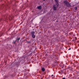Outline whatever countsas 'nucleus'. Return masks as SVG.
<instances>
[{"mask_svg":"<svg viewBox=\"0 0 79 79\" xmlns=\"http://www.w3.org/2000/svg\"><path fill=\"white\" fill-rule=\"evenodd\" d=\"M45 56H48V54H47V53H46L45 54Z\"/></svg>","mask_w":79,"mask_h":79,"instance_id":"nucleus-14","label":"nucleus"},{"mask_svg":"<svg viewBox=\"0 0 79 79\" xmlns=\"http://www.w3.org/2000/svg\"><path fill=\"white\" fill-rule=\"evenodd\" d=\"M55 64H57V63H55Z\"/></svg>","mask_w":79,"mask_h":79,"instance_id":"nucleus-20","label":"nucleus"},{"mask_svg":"<svg viewBox=\"0 0 79 79\" xmlns=\"http://www.w3.org/2000/svg\"><path fill=\"white\" fill-rule=\"evenodd\" d=\"M5 17H6V19H5V20L6 21V20H7L8 19H7V17H6V16H5Z\"/></svg>","mask_w":79,"mask_h":79,"instance_id":"nucleus-13","label":"nucleus"},{"mask_svg":"<svg viewBox=\"0 0 79 79\" xmlns=\"http://www.w3.org/2000/svg\"><path fill=\"white\" fill-rule=\"evenodd\" d=\"M41 70L43 72L45 71V68H44V67H42Z\"/></svg>","mask_w":79,"mask_h":79,"instance_id":"nucleus-8","label":"nucleus"},{"mask_svg":"<svg viewBox=\"0 0 79 79\" xmlns=\"http://www.w3.org/2000/svg\"><path fill=\"white\" fill-rule=\"evenodd\" d=\"M20 40V38H18L16 40V42H19V41Z\"/></svg>","mask_w":79,"mask_h":79,"instance_id":"nucleus-7","label":"nucleus"},{"mask_svg":"<svg viewBox=\"0 0 79 79\" xmlns=\"http://www.w3.org/2000/svg\"><path fill=\"white\" fill-rule=\"evenodd\" d=\"M34 34H35V32L34 31H32L31 32V36L34 39L35 37V35H34Z\"/></svg>","mask_w":79,"mask_h":79,"instance_id":"nucleus-3","label":"nucleus"},{"mask_svg":"<svg viewBox=\"0 0 79 79\" xmlns=\"http://www.w3.org/2000/svg\"><path fill=\"white\" fill-rule=\"evenodd\" d=\"M64 3L65 5H66L68 7H71V6L69 2H67V1H64Z\"/></svg>","mask_w":79,"mask_h":79,"instance_id":"nucleus-1","label":"nucleus"},{"mask_svg":"<svg viewBox=\"0 0 79 79\" xmlns=\"http://www.w3.org/2000/svg\"><path fill=\"white\" fill-rule=\"evenodd\" d=\"M62 79H66L65 77H63L62 78Z\"/></svg>","mask_w":79,"mask_h":79,"instance_id":"nucleus-17","label":"nucleus"},{"mask_svg":"<svg viewBox=\"0 0 79 79\" xmlns=\"http://www.w3.org/2000/svg\"><path fill=\"white\" fill-rule=\"evenodd\" d=\"M37 9H39V10H41L42 9V8L41 7V6L40 5L39 6H38L37 7Z\"/></svg>","mask_w":79,"mask_h":79,"instance_id":"nucleus-6","label":"nucleus"},{"mask_svg":"<svg viewBox=\"0 0 79 79\" xmlns=\"http://www.w3.org/2000/svg\"><path fill=\"white\" fill-rule=\"evenodd\" d=\"M69 50H71V48H69Z\"/></svg>","mask_w":79,"mask_h":79,"instance_id":"nucleus-19","label":"nucleus"},{"mask_svg":"<svg viewBox=\"0 0 79 79\" xmlns=\"http://www.w3.org/2000/svg\"><path fill=\"white\" fill-rule=\"evenodd\" d=\"M27 71V69H24V70H23V72H26V71Z\"/></svg>","mask_w":79,"mask_h":79,"instance_id":"nucleus-12","label":"nucleus"},{"mask_svg":"<svg viewBox=\"0 0 79 79\" xmlns=\"http://www.w3.org/2000/svg\"><path fill=\"white\" fill-rule=\"evenodd\" d=\"M53 75H51V77H52V78H53Z\"/></svg>","mask_w":79,"mask_h":79,"instance_id":"nucleus-15","label":"nucleus"},{"mask_svg":"<svg viewBox=\"0 0 79 79\" xmlns=\"http://www.w3.org/2000/svg\"><path fill=\"white\" fill-rule=\"evenodd\" d=\"M27 44H31V41H27Z\"/></svg>","mask_w":79,"mask_h":79,"instance_id":"nucleus-10","label":"nucleus"},{"mask_svg":"<svg viewBox=\"0 0 79 79\" xmlns=\"http://www.w3.org/2000/svg\"><path fill=\"white\" fill-rule=\"evenodd\" d=\"M75 10H77V7H75L74 8Z\"/></svg>","mask_w":79,"mask_h":79,"instance_id":"nucleus-11","label":"nucleus"},{"mask_svg":"<svg viewBox=\"0 0 79 79\" xmlns=\"http://www.w3.org/2000/svg\"><path fill=\"white\" fill-rule=\"evenodd\" d=\"M12 44H14L15 45L16 44V41L15 40V41H13V43Z\"/></svg>","mask_w":79,"mask_h":79,"instance_id":"nucleus-9","label":"nucleus"},{"mask_svg":"<svg viewBox=\"0 0 79 79\" xmlns=\"http://www.w3.org/2000/svg\"><path fill=\"white\" fill-rule=\"evenodd\" d=\"M71 68V67H68V69H70V68Z\"/></svg>","mask_w":79,"mask_h":79,"instance_id":"nucleus-16","label":"nucleus"},{"mask_svg":"<svg viewBox=\"0 0 79 79\" xmlns=\"http://www.w3.org/2000/svg\"><path fill=\"white\" fill-rule=\"evenodd\" d=\"M59 21H56V22H58Z\"/></svg>","mask_w":79,"mask_h":79,"instance_id":"nucleus-21","label":"nucleus"},{"mask_svg":"<svg viewBox=\"0 0 79 79\" xmlns=\"http://www.w3.org/2000/svg\"><path fill=\"white\" fill-rule=\"evenodd\" d=\"M13 18H14V16H12V17H11L10 16H9V20L11 21V19H13Z\"/></svg>","mask_w":79,"mask_h":79,"instance_id":"nucleus-5","label":"nucleus"},{"mask_svg":"<svg viewBox=\"0 0 79 79\" xmlns=\"http://www.w3.org/2000/svg\"><path fill=\"white\" fill-rule=\"evenodd\" d=\"M75 39H77V38L76 37H75Z\"/></svg>","mask_w":79,"mask_h":79,"instance_id":"nucleus-24","label":"nucleus"},{"mask_svg":"<svg viewBox=\"0 0 79 79\" xmlns=\"http://www.w3.org/2000/svg\"><path fill=\"white\" fill-rule=\"evenodd\" d=\"M58 6H57L56 5V4L54 5L53 6V10L54 11H56L57 8H58Z\"/></svg>","mask_w":79,"mask_h":79,"instance_id":"nucleus-2","label":"nucleus"},{"mask_svg":"<svg viewBox=\"0 0 79 79\" xmlns=\"http://www.w3.org/2000/svg\"><path fill=\"white\" fill-rule=\"evenodd\" d=\"M44 1H45V0H44Z\"/></svg>","mask_w":79,"mask_h":79,"instance_id":"nucleus-25","label":"nucleus"},{"mask_svg":"<svg viewBox=\"0 0 79 79\" xmlns=\"http://www.w3.org/2000/svg\"><path fill=\"white\" fill-rule=\"evenodd\" d=\"M26 74H25H25H24V76H26Z\"/></svg>","mask_w":79,"mask_h":79,"instance_id":"nucleus-18","label":"nucleus"},{"mask_svg":"<svg viewBox=\"0 0 79 79\" xmlns=\"http://www.w3.org/2000/svg\"><path fill=\"white\" fill-rule=\"evenodd\" d=\"M22 23H23V22H22V23H21L20 24H22Z\"/></svg>","mask_w":79,"mask_h":79,"instance_id":"nucleus-22","label":"nucleus"},{"mask_svg":"<svg viewBox=\"0 0 79 79\" xmlns=\"http://www.w3.org/2000/svg\"><path fill=\"white\" fill-rule=\"evenodd\" d=\"M55 2L56 3V5L58 6H59V0H55Z\"/></svg>","mask_w":79,"mask_h":79,"instance_id":"nucleus-4","label":"nucleus"},{"mask_svg":"<svg viewBox=\"0 0 79 79\" xmlns=\"http://www.w3.org/2000/svg\"><path fill=\"white\" fill-rule=\"evenodd\" d=\"M31 54H32V53H31L30 54V55H31Z\"/></svg>","mask_w":79,"mask_h":79,"instance_id":"nucleus-23","label":"nucleus"}]
</instances>
